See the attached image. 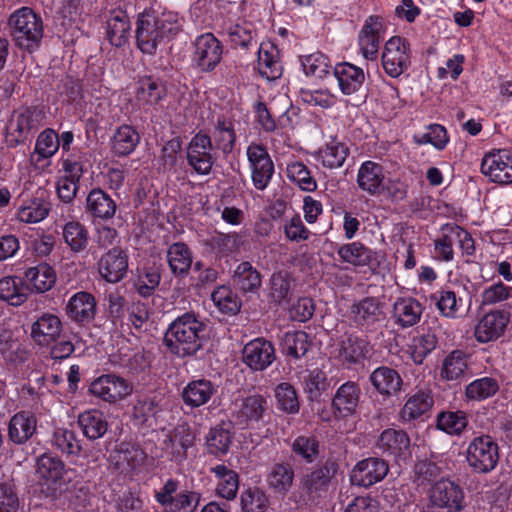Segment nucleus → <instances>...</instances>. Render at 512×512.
Returning a JSON list of instances; mask_svg holds the SVG:
<instances>
[{"label":"nucleus","instance_id":"obj_1","mask_svg":"<svg viewBox=\"0 0 512 512\" xmlns=\"http://www.w3.org/2000/svg\"><path fill=\"white\" fill-rule=\"evenodd\" d=\"M181 30L179 15L172 11L144 10L136 22V42L142 53L154 55L158 47Z\"/></svg>","mask_w":512,"mask_h":512},{"label":"nucleus","instance_id":"obj_2","mask_svg":"<svg viewBox=\"0 0 512 512\" xmlns=\"http://www.w3.org/2000/svg\"><path fill=\"white\" fill-rule=\"evenodd\" d=\"M204 328L193 313H184L169 325L164 343L171 353L179 357L191 356L201 348L200 334Z\"/></svg>","mask_w":512,"mask_h":512},{"label":"nucleus","instance_id":"obj_3","mask_svg":"<svg viewBox=\"0 0 512 512\" xmlns=\"http://www.w3.org/2000/svg\"><path fill=\"white\" fill-rule=\"evenodd\" d=\"M8 25L11 37L20 49L33 52L39 47L43 37V21L30 7L14 11Z\"/></svg>","mask_w":512,"mask_h":512},{"label":"nucleus","instance_id":"obj_4","mask_svg":"<svg viewBox=\"0 0 512 512\" xmlns=\"http://www.w3.org/2000/svg\"><path fill=\"white\" fill-rule=\"evenodd\" d=\"M351 327L362 332H373L385 318L383 306L376 297H364L354 301L346 313Z\"/></svg>","mask_w":512,"mask_h":512},{"label":"nucleus","instance_id":"obj_5","mask_svg":"<svg viewBox=\"0 0 512 512\" xmlns=\"http://www.w3.org/2000/svg\"><path fill=\"white\" fill-rule=\"evenodd\" d=\"M268 408V401L263 395L239 396L232 402L231 418L240 429L252 428L263 420Z\"/></svg>","mask_w":512,"mask_h":512},{"label":"nucleus","instance_id":"obj_6","mask_svg":"<svg viewBox=\"0 0 512 512\" xmlns=\"http://www.w3.org/2000/svg\"><path fill=\"white\" fill-rule=\"evenodd\" d=\"M223 46L214 34L207 32L193 41L192 63L203 73H209L221 62Z\"/></svg>","mask_w":512,"mask_h":512},{"label":"nucleus","instance_id":"obj_7","mask_svg":"<svg viewBox=\"0 0 512 512\" xmlns=\"http://www.w3.org/2000/svg\"><path fill=\"white\" fill-rule=\"evenodd\" d=\"M246 156L251 172V180L257 190H265L274 175V163L267 148L252 142L247 146Z\"/></svg>","mask_w":512,"mask_h":512},{"label":"nucleus","instance_id":"obj_8","mask_svg":"<svg viewBox=\"0 0 512 512\" xmlns=\"http://www.w3.org/2000/svg\"><path fill=\"white\" fill-rule=\"evenodd\" d=\"M382 67L391 78H398L410 66V45L406 39L394 36L384 45Z\"/></svg>","mask_w":512,"mask_h":512},{"label":"nucleus","instance_id":"obj_9","mask_svg":"<svg viewBox=\"0 0 512 512\" xmlns=\"http://www.w3.org/2000/svg\"><path fill=\"white\" fill-rule=\"evenodd\" d=\"M38 126V114L31 108L15 110L8 120L5 128V143L9 148L23 144L29 137L32 129Z\"/></svg>","mask_w":512,"mask_h":512},{"label":"nucleus","instance_id":"obj_10","mask_svg":"<svg viewBox=\"0 0 512 512\" xmlns=\"http://www.w3.org/2000/svg\"><path fill=\"white\" fill-rule=\"evenodd\" d=\"M467 461L478 473H487L498 462V445L490 436L474 438L467 449Z\"/></svg>","mask_w":512,"mask_h":512},{"label":"nucleus","instance_id":"obj_11","mask_svg":"<svg viewBox=\"0 0 512 512\" xmlns=\"http://www.w3.org/2000/svg\"><path fill=\"white\" fill-rule=\"evenodd\" d=\"M90 393L108 403L124 400L133 392V384L115 374H104L89 386Z\"/></svg>","mask_w":512,"mask_h":512},{"label":"nucleus","instance_id":"obj_12","mask_svg":"<svg viewBox=\"0 0 512 512\" xmlns=\"http://www.w3.org/2000/svg\"><path fill=\"white\" fill-rule=\"evenodd\" d=\"M384 35L383 18L375 15L369 16L358 34L359 51L365 60L375 61L377 59Z\"/></svg>","mask_w":512,"mask_h":512},{"label":"nucleus","instance_id":"obj_13","mask_svg":"<svg viewBox=\"0 0 512 512\" xmlns=\"http://www.w3.org/2000/svg\"><path fill=\"white\" fill-rule=\"evenodd\" d=\"M212 150L211 136L199 132L191 139L187 147V161L197 174L210 173L215 162Z\"/></svg>","mask_w":512,"mask_h":512},{"label":"nucleus","instance_id":"obj_14","mask_svg":"<svg viewBox=\"0 0 512 512\" xmlns=\"http://www.w3.org/2000/svg\"><path fill=\"white\" fill-rule=\"evenodd\" d=\"M481 172L494 183H512V153L508 150L486 153L481 162Z\"/></svg>","mask_w":512,"mask_h":512},{"label":"nucleus","instance_id":"obj_15","mask_svg":"<svg viewBox=\"0 0 512 512\" xmlns=\"http://www.w3.org/2000/svg\"><path fill=\"white\" fill-rule=\"evenodd\" d=\"M510 322V314L503 310H493L479 319L474 327V337L479 343L496 341L504 335Z\"/></svg>","mask_w":512,"mask_h":512},{"label":"nucleus","instance_id":"obj_16","mask_svg":"<svg viewBox=\"0 0 512 512\" xmlns=\"http://www.w3.org/2000/svg\"><path fill=\"white\" fill-rule=\"evenodd\" d=\"M243 362L253 371H263L275 360V349L264 338L249 341L242 351Z\"/></svg>","mask_w":512,"mask_h":512},{"label":"nucleus","instance_id":"obj_17","mask_svg":"<svg viewBox=\"0 0 512 512\" xmlns=\"http://www.w3.org/2000/svg\"><path fill=\"white\" fill-rule=\"evenodd\" d=\"M176 482H166L163 491L156 492L157 501L165 506L167 512H194L199 502L195 492L179 493L173 496Z\"/></svg>","mask_w":512,"mask_h":512},{"label":"nucleus","instance_id":"obj_18","mask_svg":"<svg viewBox=\"0 0 512 512\" xmlns=\"http://www.w3.org/2000/svg\"><path fill=\"white\" fill-rule=\"evenodd\" d=\"M376 447L383 454L393 456L395 459H407L411 455V444L408 434L403 430L387 428L379 435Z\"/></svg>","mask_w":512,"mask_h":512},{"label":"nucleus","instance_id":"obj_19","mask_svg":"<svg viewBox=\"0 0 512 512\" xmlns=\"http://www.w3.org/2000/svg\"><path fill=\"white\" fill-rule=\"evenodd\" d=\"M96 312L97 303L95 297L85 291L73 294L66 304L68 317L80 325H86L92 322Z\"/></svg>","mask_w":512,"mask_h":512},{"label":"nucleus","instance_id":"obj_20","mask_svg":"<svg viewBox=\"0 0 512 512\" xmlns=\"http://www.w3.org/2000/svg\"><path fill=\"white\" fill-rule=\"evenodd\" d=\"M385 173L381 164L367 160L364 161L357 172V186L369 196H376L384 189Z\"/></svg>","mask_w":512,"mask_h":512},{"label":"nucleus","instance_id":"obj_21","mask_svg":"<svg viewBox=\"0 0 512 512\" xmlns=\"http://www.w3.org/2000/svg\"><path fill=\"white\" fill-rule=\"evenodd\" d=\"M333 75L344 95H353L360 91L366 79L364 70L350 62L337 63L333 68Z\"/></svg>","mask_w":512,"mask_h":512},{"label":"nucleus","instance_id":"obj_22","mask_svg":"<svg viewBox=\"0 0 512 512\" xmlns=\"http://www.w3.org/2000/svg\"><path fill=\"white\" fill-rule=\"evenodd\" d=\"M464 494L455 482H434L430 489V499L438 507L448 508L451 512L462 509Z\"/></svg>","mask_w":512,"mask_h":512},{"label":"nucleus","instance_id":"obj_23","mask_svg":"<svg viewBox=\"0 0 512 512\" xmlns=\"http://www.w3.org/2000/svg\"><path fill=\"white\" fill-rule=\"evenodd\" d=\"M128 259L120 248H112L105 253L98 264L99 273L107 282L117 283L126 274Z\"/></svg>","mask_w":512,"mask_h":512},{"label":"nucleus","instance_id":"obj_24","mask_svg":"<svg viewBox=\"0 0 512 512\" xmlns=\"http://www.w3.org/2000/svg\"><path fill=\"white\" fill-rule=\"evenodd\" d=\"M371 350L367 339L350 334L340 342L337 356L343 363L358 364L370 356Z\"/></svg>","mask_w":512,"mask_h":512},{"label":"nucleus","instance_id":"obj_25","mask_svg":"<svg viewBox=\"0 0 512 512\" xmlns=\"http://www.w3.org/2000/svg\"><path fill=\"white\" fill-rule=\"evenodd\" d=\"M195 436L187 424H180L171 430L164 440V448L173 459L180 461L187 455L188 449L194 444Z\"/></svg>","mask_w":512,"mask_h":512},{"label":"nucleus","instance_id":"obj_26","mask_svg":"<svg viewBox=\"0 0 512 512\" xmlns=\"http://www.w3.org/2000/svg\"><path fill=\"white\" fill-rule=\"evenodd\" d=\"M257 69L262 78L273 81L283 73L279 51L272 43H262L258 50Z\"/></svg>","mask_w":512,"mask_h":512},{"label":"nucleus","instance_id":"obj_27","mask_svg":"<svg viewBox=\"0 0 512 512\" xmlns=\"http://www.w3.org/2000/svg\"><path fill=\"white\" fill-rule=\"evenodd\" d=\"M36 475L42 480H72L76 477L72 468H66L61 459L50 454H43L37 459Z\"/></svg>","mask_w":512,"mask_h":512},{"label":"nucleus","instance_id":"obj_28","mask_svg":"<svg viewBox=\"0 0 512 512\" xmlns=\"http://www.w3.org/2000/svg\"><path fill=\"white\" fill-rule=\"evenodd\" d=\"M62 323L58 316L44 313L32 325V338L40 345H49L60 336Z\"/></svg>","mask_w":512,"mask_h":512},{"label":"nucleus","instance_id":"obj_29","mask_svg":"<svg viewBox=\"0 0 512 512\" xmlns=\"http://www.w3.org/2000/svg\"><path fill=\"white\" fill-rule=\"evenodd\" d=\"M375 390L382 396H392L401 390L402 378L399 373L387 366L376 368L369 377Z\"/></svg>","mask_w":512,"mask_h":512},{"label":"nucleus","instance_id":"obj_30","mask_svg":"<svg viewBox=\"0 0 512 512\" xmlns=\"http://www.w3.org/2000/svg\"><path fill=\"white\" fill-rule=\"evenodd\" d=\"M359 397V386L355 382L348 381L337 389L332 406L340 417H347L356 412Z\"/></svg>","mask_w":512,"mask_h":512},{"label":"nucleus","instance_id":"obj_31","mask_svg":"<svg viewBox=\"0 0 512 512\" xmlns=\"http://www.w3.org/2000/svg\"><path fill=\"white\" fill-rule=\"evenodd\" d=\"M36 417L28 411L16 413L9 421L8 436L16 444H23L29 440L36 431Z\"/></svg>","mask_w":512,"mask_h":512},{"label":"nucleus","instance_id":"obj_32","mask_svg":"<svg viewBox=\"0 0 512 512\" xmlns=\"http://www.w3.org/2000/svg\"><path fill=\"white\" fill-rule=\"evenodd\" d=\"M217 392V386L206 379L189 382L182 391L184 403L192 408L200 407L212 398Z\"/></svg>","mask_w":512,"mask_h":512},{"label":"nucleus","instance_id":"obj_33","mask_svg":"<svg viewBox=\"0 0 512 512\" xmlns=\"http://www.w3.org/2000/svg\"><path fill=\"white\" fill-rule=\"evenodd\" d=\"M141 140L139 132L131 125L119 126L111 138V150L118 157L133 153Z\"/></svg>","mask_w":512,"mask_h":512},{"label":"nucleus","instance_id":"obj_34","mask_svg":"<svg viewBox=\"0 0 512 512\" xmlns=\"http://www.w3.org/2000/svg\"><path fill=\"white\" fill-rule=\"evenodd\" d=\"M423 313L421 303L412 297L398 298L393 305V316L403 328L417 324Z\"/></svg>","mask_w":512,"mask_h":512},{"label":"nucleus","instance_id":"obj_35","mask_svg":"<svg viewBox=\"0 0 512 512\" xmlns=\"http://www.w3.org/2000/svg\"><path fill=\"white\" fill-rule=\"evenodd\" d=\"M25 280L30 289L36 293L49 291L56 283V272L47 263H40L25 271Z\"/></svg>","mask_w":512,"mask_h":512},{"label":"nucleus","instance_id":"obj_36","mask_svg":"<svg viewBox=\"0 0 512 512\" xmlns=\"http://www.w3.org/2000/svg\"><path fill=\"white\" fill-rule=\"evenodd\" d=\"M78 424L84 434L90 440L102 438L108 430V422L105 414L97 409H89L78 416Z\"/></svg>","mask_w":512,"mask_h":512},{"label":"nucleus","instance_id":"obj_37","mask_svg":"<svg viewBox=\"0 0 512 512\" xmlns=\"http://www.w3.org/2000/svg\"><path fill=\"white\" fill-rule=\"evenodd\" d=\"M388 472L389 466L385 460L369 457L354 466L350 480H383Z\"/></svg>","mask_w":512,"mask_h":512},{"label":"nucleus","instance_id":"obj_38","mask_svg":"<svg viewBox=\"0 0 512 512\" xmlns=\"http://www.w3.org/2000/svg\"><path fill=\"white\" fill-rule=\"evenodd\" d=\"M429 299L436 306L440 315L448 319L457 318L463 305L462 298L457 297L456 293L448 288L435 291L429 296Z\"/></svg>","mask_w":512,"mask_h":512},{"label":"nucleus","instance_id":"obj_39","mask_svg":"<svg viewBox=\"0 0 512 512\" xmlns=\"http://www.w3.org/2000/svg\"><path fill=\"white\" fill-rule=\"evenodd\" d=\"M49 203L41 198L34 197L24 201L17 209L16 218L25 224H35L43 221L49 214Z\"/></svg>","mask_w":512,"mask_h":512},{"label":"nucleus","instance_id":"obj_40","mask_svg":"<svg viewBox=\"0 0 512 512\" xmlns=\"http://www.w3.org/2000/svg\"><path fill=\"white\" fill-rule=\"evenodd\" d=\"M130 20L126 13L113 12L107 22V38L115 47L124 46L130 35Z\"/></svg>","mask_w":512,"mask_h":512},{"label":"nucleus","instance_id":"obj_41","mask_svg":"<svg viewBox=\"0 0 512 512\" xmlns=\"http://www.w3.org/2000/svg\"><path fill=\"white\" fill-rule=\"evenodd\" d=\"M62 239L74 253L83 252L89 243V232L79 221H68L62 226Z\"/></svg>","mask_w":512,"mask_h":512},{"label":"nucleus","instance_id":"obj_42","mask_svg":"<svg viewBox=\"0 0 512 512\" xmlns=\"http://www.w3.org/2000/svg\"><path fill=\"white\" fill-rule=\"evenodd\" d=\"M212 138L218 150L226 155L231 153L236 142L234 121L230 118L218 117L214 125Z\"/></svg>","mask_w":512,"mask_h":512},{"label":"nucleus","instance_id":"obj_43","mask_svg":"<svg viewBox=\"0 0 512 512\" xmlns=\"http://www.w3.org/2000/svg\"><path fill=\"white\" fill-rule=\"evenodd\" d=\"M28 290L29 287L19 277L7 276L0 279V299L12 306L23 304L27 300Z\"/></svg>","mask_w":512,"mask_h":512},{"label":"nucleus","instance_id":"obj_44","mask_svg":"<svg viewBox=\"0 0 512 512\" xmlns=\"http://www.w3.org/2000/svg\"><path fill=\"white\" fill-rule=\"evenodd\" d=\"M432 405L433 398L429 392L417 391L408 397L400 411V417L405 422L415 420L429 411Z\"/></svg>","mask_w":512,"mask_h":512},{"label":"nucleus","instance_id":"obj_45","mask_svg":"<svg viewBox=\"0 0 512 512\" xmlns=\"http://www.w3.org/2000/svg\"><path fill=\"white\" fill-rule=\"evenodd\" d=\"M87 210L94 216L102 219H110L116 212V204L112 198L101 189H93L87 199Z\"/></svg>","mask_w":512,"mask_h":512},{"label":"nucleus","instance_id":"obj_46","mask_svg":"<svg viewBox=\"0 0 512 512\" xmlns=\"http://www.w3.org/2000/svg\"><path fill=\"white\" fill-rule=\"evenodd\" d=\"M169 267L173 274L184 276L192 265V253L189 247L182 242L173 243L167 251Z\"/></svg>","mask_w":512,"mask_h":512},{"label":"nucleus","instance_id":"obj_47","mask_svg":"<svg viewBox=\"0 0 512 512\" xmlns=\"http://www.w3.org/2000/svg\"><path fill=\"white\" fill-rule=\"evenodd\" d=\"M337 253L343 262L354 266L369 265L374 258V252L360 242L344 244Z\"/></svg>","mask_w":512,"mask_h":512},{"label":"nucleus","instance_id":"obj_48","mask_svg":"<svg viewBox=\"0 0 512 512\" xmlns=\"http://www.w3.org/2000/svg\"><path fill=\"white\" fill-rule=\"evenodd\" d=\"M348 154L349 149L344 143L332 139L319 150V160L324 167L336 169L343 166Z\"/></svg>","mask_w":512,"mask_h":512},{"label":"nucleus","instance_id":"obj_49","mask_svg":"<svg viewBox=\"0 0 512 512\" xmlns=\"http://www.w3.org/2000/svg\"><path fill=\"white\" fill-rule=\"evenodd\" d=\"M468 368L466 354L461 350H454L443 360L440 375L447 381L458 380Z\"/></svg>","mask_w":512,"mask_h":512},{"label":"nucleus","instance_id":"obj_50","mask_svg":"<svg viewBox=\"0 0 512 512\" xmlns=\"http://www.w3.org/2000/svg\"><path fill=\"white\" fill-rule=\"evenodd\" d=\"M441 236L434 240L435 258L442 262L454 259L453 244L455 240L454 223H446L440 228Z\"/></svg>","mask_w":512,"mask_h":512},{"label":"nucleus","instance_id":"obj_51","mask_svg":"<svg viewBox=\"0 0 512 512\" xmlns=\"http://www.w3.org/2000/svg\"><path fill=\"white\" fill-rule=\"evenodd\" d=\"M66 482H32L28 493L30 494V505L41 506L42 501H54L62 491Z\"/></svg>","mask_w":512,"mask_h":512},{"label":"nucleus","instance_id":"obj_52","mask_svg":"<svg viewBox=\"0 0 512 512\" xmlns=\"http://www.w3.org/2000/svg\"><path fill=\"white\" fill-rule=\"evenodd\" d=\"M233 281L244 292H255L261 286L260 273L249 262H242L236 267Z\"/></svg>","mask_w":512,"mask_h":512},{"label":"nucleus","instance_id":"obj_53","mask_svg":"<svg viewBox=\"0 0 512 512\" xmlns=\"http://www.w3.org/2000/svg\"><path fill=\"white\" fill-rule=\"evenodd\" d=\"M281 345L283 354L299 359L308 352L310 346L309 335L304 331L287 332Z\"/></svg>","mask_w":512,"mask_h":512},{"label":"nucleus","instance_id":"obj_54","mask_svg":"<svg viewBox=\"0 0 512 512\" xmlns=\"http://www.w3.org/2000/svg\"><path fill=\"white\" fill-rule=\"evenodd\" d=\"M286 174L287 178L303 191L313 192L317 189L315 178L303 162L293 161L288 163Z\"/></svg>","mask_w":512,"mask_h":512},{"label":"nucleus","instance_id":"obj_55","mask_svg":"<svg viewBox=\"0 0 512 512\" xmlns=\"http://www.w3.org/2000/svg\"><path fill=\"white\" fill-rule=\"evenodd\" d=\"M438 339L431 331L415 336L409 346L410 355L415 364H422L426 357L436 348Z\"/></svg>","mask_w":512,"mask_h":512},{"label":"nucleus","instance_id":"obj_56","mask_svg":"<svg viewBox=\"0 0 512 512\" xmlns=\"http://www.w3.org/2000/svg\"><path fill=\"white\" fill-rule=\"evenodd\" d=\"M301 66L307 76L323 78L329 74L331 64L329 58L321 52H314L300 57Z\"/></svg>","mask_w":512,"mask_h":512},{"label":"nucleus","instance_id":"obj_57","mask_svg":"<svg viewBox=\"0 0 512 512\" xmlns=\"http://www.w3.org/2000/svg\"><path fill=\"white\" fill-rule=\"evenodd\" d=\"M498 390L497 380L491 377H482L466 386L465 395L469 400L481 401L492 397Z\"/></svg>","mask_w":512,"mask_h":512},{"label":"nucleus","instance_id":"obj_58","mask_svg":"<svg viewBox=\"0 0 512 512\" xmlns=\"http://www.w3.org/2000/svg\"><path fill=\"white\" fill-rule=\"evenodd\" d=\"M275 398L279 410L296 414L299 412L300 404L295 388L287 382L280 383L275 388Z\"/></svg>","mask_w":512,"mask_h":512},{"label":"nucleus","instance_id":"obj_59","mask_svg":"<svg viewBox=\"0 0 512 512\" xmlns=\"http://www.w3.org/2000/svg\"><path fill=\"white\" fill-rule=\"evenodd\" d=\"M291 449L306 463H313L319 455V441L313 435H300L292 442Z\"/></svg>","mask_w":512,"mask_h":512},{"label":"nucleus","instance_id":"obj_60","mask_svg":"<svg viewBox=\"0 0 512 512\" xmlns=\"http://www.w3.org/2000/svg\"><path fill=\"white\" fill-rule=\"evenodd\" d=\"M413 139L418 145L430 144L437 150H443L449 142L447 131L440 124L429 125L425 132L416 133Z\"/></svg>","mask_w":512,"mask_h":512},{"label":"nucleus","instance_id":"obj_61","mask_svg":"<svg viewBox=\"0 0 512 512\" xmlns=\"http://www.w3.org/2000/svg\"><path fill=\"white\" fill-rule=\"evenodd\" d=\"M232 443V434L228 429L214 427L206 436L208 451L214 455L226 454Z\"/></svg>","mask_w":512,"mask_h":512},{"label":"nucleus","instance_id":"obj_62","mask_svg":"<svg viewBox=\"0 0 512 512\" xmlns=\"http://www.w3.org/2000/svg\"><path fill=\"white\" fill-rule=\"evenodd\" d=\"M214 305L226 314H236L240 310L238 297L227 286H219L211 293Z\"/></svg>","mask_w":512,"mask_h":512},{"label":"nucleus","instance_id":"obj_63","mask_svg":"<svg viewBox=\"0 0 512 512\" xmlns=\"http://www.w3.org/2000/svg\"><path fill=\"white\" fill-rule=\"evenodd\" d=\"M481 305L491 306L512 299V286L504 284L502 281L485 287L480 294Z\"/></svg>","mask_w":512,"mask_h":512},{"label":"nucleus","instance_id":"obj_64","mask_svg":"<svg viewBox=\"0 0 512 512\" xmlns=\"http://www.w3.org/2000/svg\"><path fill=\"white\" fill-rule=\"evenodd\" d=\"M269 501L265 493L258 487H248L241 495L243 512H265Z\"/></svg>","mask_w":512,"mask_h":512}]
</instances>
